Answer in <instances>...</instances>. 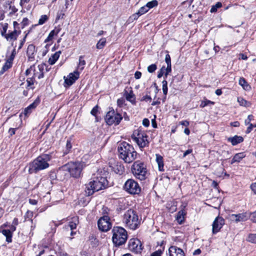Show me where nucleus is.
<instances>
[{
  "instance_id": "obj_1",
  "label": "nucleus",
  "mask_w": 256,
  "mask_h": 256,
  "mask_svg": "<svg viewBox=\"0 0 256 256\" xmlns=\"http://www.w3.org/2000/svg\"><path fill=\"white\" fill-rule=\"evenodd\" d=\"M52 158L50 154H43L38 156L26 167L28 168V173L36 174L40 170L48 168L50 166L49 162Z\"/></svg>"
},
{
  "instance_id": "obj_2",
  "label": "nucleus",
  "mask_w": 256,
  "mask_h": 256,
  "mask_svg": "<svg viewBox=\"0 0 256 256\" xmlns=\"http://www.w3.org/2000/svg\"><path fill=\"white\" fill-rule=\"evenodd\" d=\"M119 158L126 163L133 162L138 156V153L132 146L126 142L120 143L118 147Z\"/></svg>"
},
{
  "instance_id": "obj_3",
  "label": "nucleus",
  "mask_w": 256,
  "mask_h": 256,
  "mask_svg": "<svg viewBox=\"0 0 256 256\" xmlns=\"http://www.w3.org/2000/svg\"><path fill=\"white\" fill-rule=\"evenodd\" d=\"M107 185L108 180L106 178L101 176L94 178L88 184H86V194L91 196L94 192L104 188Z\"/></svg>"
},
{
  "instance_id": "obj_4",
  "label": "nucleus",
  "mask_w": 256,
  "mask_h": 256,
  "mask_svg": "<svg viewBox=\"0 0 256 256\" xmlns=\"http://www.w3.org/2000/svg\"><path fill=\"white\" fill-rule=\"evenodd\" d=\"M107 185L108 180L106 178L101 176L94 178L88 184H86V194L91 196L94 192L104 188Z\"/></svg>"
},
{
  "instance_id": "obj_5",
  "label": "nucleus",
  "mask_w": 256,
  "mask_h": 256,
  "mask_svg": "<svg viewBox=\"0 0 256 256\" xmlns=\"http://www.w3.org/2000/svg\"><path fill=\"white\" fill-rule=\"evenodd\" d=\"M140 221L141 219L139 218L136 212L132 209L128 210L123 216L122 222L126 227L132 230L139 227Z\"/></svg>"
},
{
  "instance_id": "obj_6",
  "label": "nucleus",
  "mask_w": 256,
  "mask_h": 256,
  "mask_svg": "<svg viewBox=\"0 0 256 256\" xmlns=\"http://www.w3.org/2000/svg\"><path fill=\"white\" fill-rule=\"evenodd\" d=\"M112 241L115 246L119 247L126 242L128 238V232L123 228L114 226L112 230Z\"/></svg>"
},
{
  "instance_id": "obj_7",
  "label": "nucleus",
  "mask_w": 256,
  "mask_h": 256,
  "mask_svg": "<svg viewBox=\"0 0 256 256\" xmlns=\"http://www.w3.org/2000/svg\"><path fill=\"white\" fill-rule=\"evenodd\" d=\"M132 172L134 176L140 180H144L146 178L147 170L143 162H135L132 166Z\"/></svg>"
},
{
  "instance_id": "obj_8",
  "label": "nucleus",
  "mask_w": 256,
  "mask_h": 256,
  "mask_svg": "<svg viewBox=\"0 0 256 256\" xmlns=\"http://www.w3.org/2000/svg\"><path fill=\"white\" fill-rule=\"evenodd\" d=\"M124 190L128 194L134 195L139 194L141 192V188L135 180L130 178L124 183Z\"/></svg>"
},
{
  "instance_id": "obj_9",
  "label": "nucleus",
  "mask_w": 256,
  "mask_h": 256,
  "mask_svg": "<svg viewBox=\"0 0 256 256\" xmlns=\"http://www.w3.org/2000/svg\"><path fill=\"white\" fill-rule=\"evenodd\" d=\"M122 119V116L118 112H115L114 109L110 110L105 117L106 123L110 126L114 124L118 125Z\"/></svg>"
},
{
  "instance_id": "obj_10",
  "label": "nucleus",
  "mask_w": 256,
  "mask_h": 256,
  "mask_svg": "<svg viewBox=\"0 0 256 256\" xmlns=\"http://www.w3.org/2000/svg\"><path fill=\"white\" fill-rule=\"evenodd\" d=\"M84 165V163L81 162H70L67 166L70 174L72 177L77 178L80 176Z\"/></svg>"
},
{
  "instance_id": "obj_11",
  "label": "nucleus",
  "mask_w": 256,
  "mask_h": 256,
  "mask_svg": "<svg viewBox=\"0 0 256 256\" xmlns=\"http://www.w3.org/2000/svg\"><path fill=\"white\" fill-rule=\"evenodd\" d=\"M128 248L134 254H140L144 248V246L140 240L138 238H132L128 240Z\"/></svg>"
},
{
  "instance_id": "obj_12",
  "label": "nucleus",
  "mask_w": 256,
  "mask_h": 256,
  "mask_svg": "<svg viewBox=\"0 0 256 256\" xmlns=\"http://www.w3.org/2000/svg\"><path fill=\"white\" fill-rule=\"evenodd\" d=\"M98 229L102 232H108L112 228V223L108 216H104L98 222Z\"/></svg>"
},
{
  "instance_id": "obj_13",
  "label": "nucleus",
  "mask_w": 256,
  "mask_h": 256,
  "mask_svg": "<svg viewBox=\"0 0 256 256\" xmlns=\"http://www.w3.org/2000/svg\"><path fill=\"white\" fill-rule=\"evenodd\" d=\"M80 77V72L76 70L70 73L67 77L64 76V86H72Z\"/></svg>"
},
{
  "instance_id": "obj_14",
  "label": "nucleus",
  "mask_w": 256,
  "mask_h": 256,
  "mask_svg": "<svg viewBox=\"0 0 256 256\" xmlns=\"http://www.w3.org/2000/svg\"><path fill=\"white\" fill-rule=\"evenodd\" d=\"M224 224V220L220 216H217L212 223V232L213 234L218 232Z\"/></svg>"
},
{
  "instance_id": "obj_15",
  "label": "nucleus",
  "mask_w": 256,
  "mask_h": 256,
  "mask_svg": "<svg viewBox=\"0 0 256 256\" xmlns=\"http://www.w3.org/2000/svg\"><path fill=\"white\" fill-rule=\"evenodd\" d=\"M166 256H185L184 252L176 246H171L168 249Z\"/></svg>"
},
{
  "instance_id": "obj_16",
  "label": "nucleus",
  "mask_w": 256,
  "mask_h": 256,
  "mask_svg": "<svg viewBox=\"0 0 256 256\" xmlns=\"http://www.w3.org/2000/svg\"><path fill=\"white\" fill-rule=\"evenodd\" d=\"M248 218V214L243 212L238 214H232L230 216V218L232 220L236 222H244Z\"/></svg>"
},
{
  "instance_id": "obj_17",
  "label": "nucleus",
  "mask_w": 256,
  "mask_h": 256,
  "mask_svg": "<svg viewBox=\"0 0 256 256\" xmlns=\"http://www.w3.org/2000/svg\"><path fill=\"white\" fill-rule=\"evenodd\" d=\"M36 52V50L35 46L32 44L28 46L26 50V55L28 61L33 62L34 60Z\"/></svg>"
},
{
  "instance_id": "obj_18",
  "label": "nucleus",
  "mask_w": 256,
  "mask_h": 256,
  "mask_svg": "<svg viewBox=\"0 0 256 256\" xmlns=\"http://www.w3.org/2000/svg\"><path fill=\"white\" fill-rule=\"evenodd\" d=\"M146 134V133L144 131L140 129H137L134 130L132 136V138L134 142H136L138 141L140 138L145 136Z\"/></svg>"
},
{
  "instance_id": "obj_19",
  "label": "nucleus",
  "mask_w": 256,
  "mask_h": 256,
  "mask_svg": "<svg viewBox=\"0 0 256 256\" xmlns=\"http://www.w3.org/2000/svg\"><path fill=\"white\" fill-rule=\"evenodd\" d=\"M146 134V133L144 131L140 129H137L134 130L132 136V138L134 142H136L138 141L140 138L145 136Z\"/></svg>"
},
{
  "instance_id": "obj_20",
  "label": "nucleus",
  "mask_w": 256,
  "mask_h": 256,
  "mask_svg": "<svg viewBox=\"0 0 256 256\" xmlns=\"http://www.w3.org/2000/svg\"><path fill=\"white\" fill-rule=\"evenodd\" d=\"M148 136L146 134L140 138L138 141L136 142V144L140 148H143L148 146L149 144V142L148 140Z\"/></svg>"
},
{
  "instance_id": "obj_21",
  "label": "nucleus",
  "mask_w": 256,
  "mask_h": 256,
  "mask_svg": "<svg viewBox=\"0 0 256 256\" xmlns=\"http://www.w3.org/2000/svg\"><path fill=\"white\" fill-rule=\"evenodd\" d=\"M61 28L60 26L56 27L54 30H52L47 38L45 40L44 42H48L52 40L54 36H56L60 31Z\"/></svg>"
},
{
  "instance_id": "obj_22",
  "label": "nucleus",
  "mask_w": 256,
  "mask_h": 256,
  "mask_svg": "<svg viewBox=\"0 0 256 256\" xmlns=\"http://www.w3.org/2000/svg\"><path fill=\"white\" fill-rule=\"evenodd\" d=\"M228 140L230 142L232 146H236L244 141V138L241 136H234L228 138Z\"/></svg>"
},
{
  "instance_id": "obj_23",
  "label": "nucleus",
  "mask_w": 256,
  "mask_h": 256,
  "mask_svg": "<svg viewBox=\"0 0 256 256\" xmlns=\"http://www.w3.org/2000/svg\"><path fill=\"white\" fill-rule=\"evenodd\" d=\"M38 103L39 100H36L32 104L26 108L24 112V115L28 116L32 112V110L36 107Z\"/></svg>"
},
{
  "instance_id": "obj_24",
  "label": "nucleus",
  "mask_w": 256,
  "mask_h": 256,
  "mask_svg": "<svg viewBox=\"0 0 256 256\" xmlns=\"http://www.w3.org/2000/svg\"><path fill=\"white\" fill-rule=\"evenodd\" d=\"M186 214V212L184 209L181 210L178 212L176 216V220L179 224L183 223L184 220V216Z\"/></svg>"
},
{
  "instance_id": "obj_25",
  "label": "nucleus",
  "mask_w": 256,
  "mask_h": 256,
  "mask_svg": "<svg viewBox=\"0 0 256 256\" xmlns=\"http://www.w3.org/2000/svg\"><path fill=\"white\" fill-rule=\"evenodd\" d=\"M60 54L61 51L60 50L52 54L48 60L49 64L50 65L54 64L56 60L58 59Z\"/></svg>"
},
{
  "instance_id": "obj_26",
  "label": "nucleus",
  "mask_w": 256,
  "mask_h": 256,
  "mask_svg": "<svg viewBox=\"0 0 256 256\" xmlns=\"http://www.w3.org/2000/svg\"><path fill=\"white\" fill-rule=\"evenodd\" d=\"M156 162L158 164V170L161 172L164 171L163 158L160 155L156 154Z\"/></svg>"
},
{
  "instance_id": "obj_27",
  "label": "nucleus",
  "mask_w": 256,
  "mask_h": 256,
  "mask_svg": "<svg viewBox=\"0 0 256 256\" xmlns=\"http://www.w3.org/2000/svg\"><path fill=\"white\" fill-rule=\"evenodd\" d=\"M245 156L246 154L244 152H240L236 154L232 160L231 164H233L236 162H240Z\"/></svg>"
},
{
  "instance_id": "obj_28",
  "label": "nucleus",
  "mask_w": 256,
  "mask_h": 256,
  "mask_svg": "<svg viewBox=\"0 0 256 256\" xmlns=\"http://www.w3.org/2000/svg\"><path fill=\"white\" fill-rule=\"evenodd\" d=\"M78 222V221L77 218H74L72 220L69 222L68 226L72 230L71 235H73L74 234H75V232H73V230L76 228Z\"/></svg>"
},
{
  "instance_id": "obj_29",
  "label": "nucleus",
  "mask_w": 256,
  "mask_h": 256,
  "mask_svg": "<svg viewBox=\"0 0 256 256\" xmlns=\"http://www.w3.org/2000/svg\"><path fill=\"white\" fill-rule=\"evenodd\" d=\"M2 233L6 237V241L8 242H12V233L9 230H2Z\"/></svg>"
},
{
  "instance_id": "obj_30",
  "label": "nucleus",
  "mask_w": 256,
  "mask_h": 256,
  "mask_svg": "<svg viewBox=\"0 0 256 256\" xmlns=\"http://www.w3.org/2000/svg\"><path fill=\"white\" fill-rule=\"evenodd\" d=\"M124 96L126 100L132 103L135 102L134 95L132 90H130V92H128L127 91H125Z\"/></svg>"
},
{
  "instance_id": "obj_31",
  "label": "nucleus",
  "mask_w": 256,
  "mask_h": 256,
  "mask_svg": "<svg viewBox=\"0 0 256 256\" xmlns=\"http://www.w3.org/2000/svg\"><path fill=\"white\" fill-rule=\"evenodd\" d=\"M18 36V32L16 30H14L13 32L7 34V35L5 36V38L7 40H16Z\"/></svg>"
},
{
  "instance_id": "obj_32",
  "label": "nucleus",
  "mask_w": 256,
  "mask_h": 256,
  "mask_svg": "<svg viewBox=\"0 0 256 256\" xmlns=\"http://www.w3.org/2000/svg\"><path fill=\"white\" fill-rule=\"evenodd\" d=\"M238 102L241 106H245V107H249L251 106V103L250 102H248L245 100L242 97L238 98Z\"/></svg>"
},
{
  "instance_id": "obj_33",
  "label": "nucleus",
  "mask_w": 256,
  "mask_h": 256,
  "mask_svg": "<svg viewBox=\"0 0 256 256\" xmlns=\"http://www.w3.org/2000/svg\"><path fill=\"white\" fill-rule=\"evenodd\" d=\"M12 62L6 60L2 70H0V75L2 74L5 72L10 68L12 66Z\"/></svg>"
},
{
  "instance_id": "obj_34",
  "label": "nucleus",
  "mask_w": 256,
  "mask_h": 256,
  "mask_svg": "<svg viewBox=\"0 0 256 256\" xmlns=\"http://www.w3.org/2000/svg\"><path fill=\"white\" fill-rule=\"evenodd\" d=\"M239 84L246 90H249L250 86L244 78H240L239 80Z\"/></svg>"
},
{
  "instance_id": "obj_35",
  "label": "nucleus",
  "mask_w": 256,
  "mask_h": 256,
  "mask_svg": "<svg viewBox=\"0 0 256 256\" xmlns=\"http://www.w3.org/2000/svg\"><path fill=\"white\" fill-rule=\"evenodd\" d=\"M84 56H81L79 57V62L78 66V69L82 71L86 64V61L84 59Z\"/></svg>"
},
{
  "instance_id": "obj_36",
  "label": "nucleus",
  "mask_w": 256,
  "mask_h": 256,
  "mask_svg": "<svg viewBox=\"0 0 256 256\" xmlns=\"http://www.w3.org/2000/svg\"><path fill=\"white\" fill-rule=\"evenodd\" d=\"M106 38H102L99 40L96 45V47L98 49H102L106 46Z\"/></svg>"
},
{
  "instance_id": "obj_37",
  "label": "nucleus",
  "mask_w": 256,
  "mask_h": 256,
  "mask_svg": "<svg viewBox=\"0 0 256 256\" xmlns=\"http://www.w3.org/2000/svg\"><path fill=\"white\" fill-rule=\"evenodd\" d=\"M158 5V2L156 0H152L150 2H148L146 4V6L148 8H152Z\"/></svg>"
},
{
  "instance_id": "obj_38",
  "label": "nucleus",
  "mask_w": 256,
  "mask_h": 256,
  "mask_svg": "<svg viewBox=\"0 0 256 256\" xmlns=\"http://www.w3.org/2000/svg\"><path fill=\"white\" fill-rule=\"evenodd\" d=\"M222 6V4L220 2H218L215 5H214L212 6L211 9L210 10V12H217L218 9Z\"/></svg>"
},
{
  "instance_id": "obj_39",
  "label": "nucleus",
  "mask_w": 256,
  "mask_h": 256,
  "mask_svg": "<svg viewBox=\"0 0 256 256\" xmlns=\"http://www.w3.org/2000/svg\"><path fill=\"white\" fill-rule=\"evenodd\" d=\"M33 216V212L30 211H28L26 214L24 215V219L25 220H30L32 223V219Z\"/></svg>"
},
{
  "instance_id": "obj_40",
  "label": "nucleus",
  "mask_w": 256,
  "mask_h": 256,
  "mask_svg": "<svg viewBox=\"0 0 256 256\" xmlns=\"http://www.w3.org/2000/svg\"><path fill=\"white\" fill-rule=\"evenodd\" d=\"M162 84L163 93L165 96H166L168 94V82L166 80H164L162 82Z\"/></svg>"
},
{
  "instance_id": "obj_41",
  "label": "nucleus",
  "mask_w": 256,
  "mask_h": 256,
  "mask_svg": "<svg viewBox=\"0 0 256 256\" xmlns=\"http://www.w3.org/2000/svg\"><path fill=\"white\" fill-rule=\"evenodd\" d=\"M214 104V102H212L208 100H204L202 101L200 104V108H204L209 104Z\"/></svg>"
},
{
  "instance_id": "obj_42",
  "label": "nucleus",
  "mask_w": 256,
  "mask_h": 256,
  "mask_svg": "<svg viewBox=\"0 0 256 256\" xmlns=\"http://www.w3.org/2000/svg\"><path fill=\"white\" fill-rule=\"evenodd\" d=\"M247 240L252 243H256V234H250Z\"/></svg>"
},
{
  "instance_id": "obj_43",
  "label": "nucleus",
  "mask_w": 256,
  "mask_h": 256,
  "mask_svg": "<svg viewBox=\"0 0 256 256\" xmlns=\"http://www.w3.org/2000/svg\"><path fill=\"white\" fill-rule=\"evenodd\" d=\"M48 18L46 15H42L39 19L38 24H43L48 20Z\"/></svg>"
},
{
  "instance_id": "obj_44",
  "label": "nucleus",
  "mask_w": 256,
  "mask_h": 256,
  "mask_svg": "<svg viewBox=\"0 0 256 256\" xmlns=\"http://www.w3.org/2000/svg\"><path fill=\"white\" fill-rule=\"evenodd\" d=\"M148 8L146 6H144L142 7H141L139 10H138V14H140V16H142L145 13H146V12H148Z\"/></svg>"
},
{
  "instance_id": "obj_45",
  "label": "nucleus",
  "mask_w": 256,
  "mask_h": 256,
  "mask_svg": "<svg viewBox=\"0 0 256 256\" xmlns=\"http://www.w3.org/2000/svg\"><path fill=\"white\" fill-rule=\"evenodd\" d=\"M164 248L162 249L158 250L154 252H152L150 256H162V254L163 253Z\"/></svg>"
},
{
  "instance_id": "obj_46",
  "label": "nucleus",
  "mask_w": 256,
  "mask_h": 256,
  "mask_svg": "<svg viewBox=\"0 0 256 256\" xmlns=\"http://www.w3.org/2000/svg\"><path fill=\"white\" fill-rule=\"evenodd\" d=\"M157 68V66L156 64H152L148 67V71L152 73L154 72Z\"/></svg>"
},
{
  "instance_id": "obj_47",
  "label": "nucleus",
  "mask_w": 256,
  "mask_h": 256,
  "mask_svg": "<svg viewBox=\"0 0 256 256\" xmlns=\"http://www.w3.org/2000/svg\"><path fill=\"white\" fill-rule=\"evenodd\" d=\"M248 218L254 222H256V210L248 214Z\"/></svg>"
},
{
  "instance_id": "obj_48",
  "label": "nucleus",
  "mask_w": 256,
  "mask_h": 256,
  "mask_svg": "<svg viewBox=\"0 0 256 256\" xmlns=\"http://www.w3.org/2000/svg\"><path fill=\"white\" fill-rule=\"evenodd\" d=\"M165 66H163L162 68L160 69V70L158 72V78H160L163 76L164 74H165Z\"/></svg>"
},
{
  "instance_id": "obj_49",
  "label": "nucleus",
  "mask_w": 256,
  "mask_h": 256,
  "mask_svg": "<svg viewBox=\"0 0 256 256\" xmlns=\"http://www.w3.org/2000/svg\"><path fill=\"white\" fill-rule=\"evenodd\" d=\"M111 210L107 207H103L102 214L104 216H109L110 214Z\"/></svg>"
},
{
  "instance_id": "obj_50",
  "label": "nucleus",
  "mask_w": 256,
  "mask_h": 256,
  "mask_svg": "<svg viewBox=\"0 0 256 256\" xmlns=\"http://www.w3.org/2000/svg\"><path fill=\"white\" fill-rule=\"evenodd\" d=\"M16 50L14 49L12 52L11 55L8 58L7 60H8L10 62L12 63V61L14 60V57L16 56Z\"/></svg>"
},
{
  "instance_id": "obj_51",
  "label": "nucleus",
  "mask_w": 256,
  "mask_h": 256,
  "mask_svg": "<svg viewBox=\"0 0 256 256\" xmlns=\"http://www.w3.org/2000/svg\"><path fill=\"white\" fill-rule=\"evenodd\" d=\"M34 76L32 78H28L26 80V82L28 84V86H30L34 84Z\"/></svg>"
},
{
  "instance_id": "obj_52",
  "label": "nucleus",
  "mask_w": 256,
  "mask_h": 256,
  "mask_svg": "<svg viewBox=\"0 0 256 256\" xmlns=\"http://www.w3.org/2000/svg\"><path fill=\"white\" fill-rule=\"evenodd\" d=\"M254 116H252V114L249 115L248 117V118L245 120L244 123H245L246 125H248L249 124H251L250 122L252 120H254Z\"/></svg>"
},
{
  "instance_id": "obj_53",
  "label": "nucleus",
  "mask_w": 256,
  "mask_h": 256,
  "mask_svg": "<svg viewBox=\"0 0 256 256\" xmlns=\"http://www.w3.org/2000/svg\"><path fill=\"white\" fill-rule=\"evenodd\" d=\"M98 106L96 105L93 108L90 114L94 116H96L98 112Z\"/></svg>"
},
{
  "instance_id": "obj_54",
  "label": "nucleus",
  "mask_w": 256,
  "mask_h": 256,
  "mask_svg": "<svg viewBox=\"0 0 256 256\" xmlns=\"http://www.w3.org/2000/svg\"><path fill=\"white\" fill-rule=\"evenodd\" d=\"M172 71V66L170 65H167L166 68H165V77L166 78L168 75L169 74L170 72Z\"/></svg>"
},
{
  "instance_id": "obj_55",
  "label": "nucleus",
  "mask_w": 256,
  "mask_h": 256,
  "mask_svg": "<svg viewBox=\"0 0 256 256\" xmlns=\"http://www.w3.org/2000/svg\"><path fill=\"white\" fill-rule=\"evenodd\" d=\"M165 62L167 65L171 64V59L169 54H167L166 55Z\"/></svg>"
},
{
  "instance_id": "obj_56",
  "label": "nucleus",
  "mask_w": 256,
  "mask_h": 256,
  "mask_svg": "<svg viewBox=\"0 0 256 256\" xmlns=\"http://www.w3.org/2000/svg\"><path fill=\"white\" fill-rule=\"evenodd\" d=\"M7 28H8V24H6L5 25L3 26L2 30L1 32L2 36L5 37V36L7 35V34H6Z\"/></svg>"
},
{
  "instance_id": "obj_57",
  "label": "nucleus",
  "mask_w": 256,
  "mask_h": 256,
  "mask_svg": "<svg viewBox=\"0 0 256 256\" xmlns=\"http://www.w3.org/2000/svg\"><path fill=\"white\" fill-rule=\"evenodd\" d=\"M140 14H138V12L133 14L130 17V18H131L132 20H136L140 16Z\"/></svg>"
},
{
  "instance_id": "obj_58",
  "label": "nucleus",
  "mask_w": 256,
  "mask_h": 256,
  "mask_svg": "<svg viewBox=\"0 0 256 256\" xmlns=\"http://www.w3.org/2000/svg\"><path fill=\"white\" fill-rule=\"evenodd\" d=\"M142 124L148 127L150 125V121L148 118H144L142 120Z\"/></svg>"
},
{
  "instance_id": "obj_59",
  "label": "nucleus",
  "mask_w": 256,
  "mask_h": 256,
  "mask_svg": "<svg viewBox=\"0 0 256 256\" xmlns=\"http://www.w3.org/2000/svg\"><path fill=\"white\" fill-rule=\"evenodd\" d=\"M250 188L254 193L256 194V182L252 183L250 185Z\"/></svg>"
},
{
  "instance_id": "obj_60",
  "label": "nucleus",
  "mask_w": 256,
  "mask_h": 256,
  "mask_svg": "<svg viewBox=\"0 0 256 256\" xmlns=\"http://www.w3.org/2000/svg\"><path fill=\"white\" fill-rule=\"evenodd\" d=\"M152 100V98L150 96H144L142 99V100L145 101V102H148Z\"/></svg>"
},
{
  "instance_id": "obj_61",
  "label": "nucleus",
  "mask_w": 256,
  "mask_h": 256,
  "mask_svg": "<svg viewBox=\"0 0 256 256\" xmlns=\"http://www.w3.org/2000/svg\"><path fill=\"white\" fill-rule=\"evenodd\" d=\"M17 128H10L9 129L8 132L10 136H12V135L15 134L16 130Z\"/></svg>"
},
{
  "instance_id": "obj_62",
  "label": "nucleus",
  "mask_w": 256,
  "mask_h": 256,
  "mask_svg": "<svg viewBox=\"0 0 256 256\" xmlns=\"http://www.w3.org/2000/svg\"><path fill=\"white\" fill-rule=\"evenodd\" d=\"M142 76V72L138 71H136L134 74V78L136 79H139Z\"/></svg>"
},
{
  "instance_id": "obj_63",
  "label": "nucleus",
  "mask_w": 256,
  "mask_h": 256,
  "mask_svg": "<svg viewBox=\"0 0 256 256\" xmlns=\"http://www.w3.org/2000/svg\"><path fill=\"white\" fill-rule=\"evenodd\" d=\"M66 148L68 151L72 148V144L70 142V140H68L66 141Z\"/></svg>"
},
{
  "instance_id": "obj_64",
  "label": "nucleus",
  "mask_w": 256,
  "mask_h": 256,
  "mask_svg": "<svg viewBox=\"0 0 256 256\" xmlns=\"http://www.w3.org/2000/svg\"><path fill=\"white\" fill-rule=\"evenodd\" d=\"M28 18H24L22 22V26L24 27L28 25Z\"/></svg>"
}]
</instances>
